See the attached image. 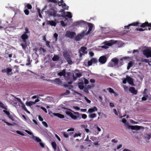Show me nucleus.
<instances>
[{"mask_svg":"<svg viewBox=\"0 0 151 151\" xmlns=\"http://www.w3.org/2000/svg\"><path fill=\"white\" fill-rule=\"evenodd\" d=\"M84 98L87 102L88 103H90L91 102V101L88 99L86 97H85Z\"/></svg>","mask_w":151,"mask_h":151,"instance_id":"nucleus-61","label":"nucleus"},{"mask_svg":"<svg viewBox=\"0 0 151 151\" xmlns=\"http://www.w3.org/2000/svg\"><path fill=\"white\" fill-rule=\"evenodd\" d=\"M87 50V48L84 46L81 47L80 49L79 50V52H82L83 53L86 54L87 52L86 50Z\"/></svg>","mask_w":151,"mask_h":151,"instance_id":"nucleus-19","label":"nucleus"},{"mask_svg":"<svg viewBox=\"0 0 151 151\" xmlns=\"http://www.w3.org/2000/svg\"><path fill=\"white\" fill-rule=\"evenodd\" d=\"M21 104V107L22 108V109H23L24 110H27V108L25 106V105L24 104L23 102H22V103Z\"/></svg>","mask_w":151,"mask_h":151,"instance_id":"nucleus-37","label":"nucleus"},{"mask_svg":"<svg viewBox=\"0 0 151 151\" xmlns=\"http://www.w3.org/2000/svg\"><path fill=\"white\" fill-rule=\"evenodd\" d=\"M25 8H27L28 9H31L32 8V6L31 4H27L25 6Z\"/></svg>","mask_w":151,"mask_h":151,"instance_id":"nucleus-31","label":"nucleus"},{"mask_svg":"<svg viewBox=\"0 0 151 151\" xmlns=\"http://www.w3.org/2000/svg\"><path fill=\"white\" fill-rule=\"evenodd\" d=\"M81 116V118L83 119H86L87 117V115L85 114H81L80 117Z\"/></svg>","mask_w":151,"mask_h":151,"instance_id":"nucleus-36","label":"nucleus"},{"mask_svg":"<svg viewBox=\"0 0 151 151\" xmlns=\"http://www.w3.org/2000/svg\"><path fill=\"white\" fill-rule=\"evenodd\" d=\"M51 145L54 150H55L56 148L57 145L55 142H51Z\"/></svg>","mask_w":151,"mask_h":151,"instance_id":"nucleus-30","label":"nucleus"},{"mask_svg":"<svg viewBox=\"0 0 151 151\" xmlns=\"http://www.w3.org/2000/svg\"><path fill=\"white\" fill-rule=\"evenodd\" d=\"M12 71V69L9 68H7L6 73L9 74Z\"/></svg>","mask_w":151,"mask_h":151,"instance_id":"nucleus-48","label":"nucleus"},{"mask_svg":"<svg viewBox=\"0 0 151 151\" xmlns=\"http://www.w3.org/2000/svg\"><path fill=\"white\" fill-rule=\"evenodd\" d=\"M16 133L17 134H20V135H21L22 136H24V134L22 133L20 131H19V130L17 131H16Z\"/></svg>","mask_w":151,"mask_h":151,"instance_id":"nucleus-53","label":"nucleus"},{"mask_svg":"<svg viewBox=\"0 0 151 151\" xmlns=\"http://www.w3.org/2000/svg\"><path fill=\"white\" fill-rule=\"evenodd\" d=\"M64 9H61L60 11V12H63V15H63V16H64V17H65V12H64Z\"/></svg>","mask_w":151,"mask_h":151,"instance_id":"nucleus-54","label":"nucleus"},{"mask_svg":"<svg viewBox=\"0 0 151 151\" xmlns=\"http://www.w3.org/2000/svg\"><path fill=\"white\" fill-rule=\"evenodd\" d=\"M50 42L47 41L46 42V46L49 48H50Z\"/></svg>","mask_w":151,"mask_h":151,"instance_id":"nucleus-62","label":"nucleus"},{"mask_svg":"<svg viewBox=\"0 0 151 151\" xmlns=\"http://www.w3.org/2000/svg\"><path fill=\"white\" fill-rule=\"evenodd\" d=\"M3 111L6 114L7 116L9 119L11 120L13 119V117L12 116V115H11L9 111H7L6 110H4Z\"/></svg>","mask_w":151,"mask_h":151,"instance_id":"nucleus-18","label":"nucleus"},{"mask_svg":"<svg viewBox=\"0 0 151 151\" xmlns=\"http://www.w3.org/2000/svg\"><path fill=\"white\" fill-rule=\"evenodd\" d=\"M72 111L71 110H67L66 111L65 113L66 114L70 116L71 115L72 113L70 111Z\"/></svg>","mask_w":151,"mask_h":151,"instance_id":"nucleus-35","label":"nucleus"},{"mask_svg":"<svg viewBox=\"0 0 151 151\" xmlns=\"http://www.w3.org/2000/svg\"><path fill=\"white\" fill-rule=\"evenodd\" d=\"M107 60V58L105 55H103L100 57L99 59V61L101 64H105Z\"/></svg>","mask_w":151,"mask_h":151,"instance_id":"nucleus-9","label":"nucleus"},{"mask_svg":"<svg viewBox=\"0 0 151 151\" xmlns=\"http://www.w3.org/2000/svg\"><path fill=\"white\" fill-rule=\"evenodd\" d=\"M23 42V43H22L21 44V45L22 46L23 49L24 50H25L27 46V45L26 42V41Z\"/></svg>","mask_w":151,"mask_h":151,"instance_id":"nucleus-24","label":"nucleus"},{"mask_svg":"<svg viewBox=\"0 0 151 151\" xmlns=\"http://www.w3.org/2000/svg\"><path fill=\"white\" fill-rule=\"evenodd\" d=\"M61 24L62 26L63 27H65L67 25L63 21H60Z\"/></svg>","mask_w":151,"mask_h":151,"instance_id":"nucleus-52","label":"nucleus"},{"mask_svg":"<svg viewBox=\"0 0 151 151\" xmlns=\"http://www.w3.org/2000/svg\"><path fill=\"white\" fill-rule=\"evenodd\" d=\"M42 124L46 127H48V125L47 123L44 121L42 122Z\"/></svg>","mask_w":151,"mask_h":151,"instance_id":"nucleus-56","label":"nucleus"},{"mask_svg":"<svg viewBox=\"0 0 151 151\" xmlns=\"http://www.w3.org/2000/svg\"><path fill=\"white\" fill-rule=\"evenodd\" d=\"M107 90H109V92L110 93H113L115 94H116V93H115V92L113 90L112 88H108L107 89Z\"/></svg>","mask_w":151,"mask_h":151,"instance_id":"nucleus-32","label":"nucleus"},{"mask_svg":"<svg viewBox=\"0 0 151 151\" xmlns=\"http://www.w3.org/2000/svg\"><path fill=\"white\" fill-rule=\"evenodd\" d=\"M148 97L147 95H145V96H143L142 98V100L143 101H146L147 99V98Z\"/></svg>","mask_w":151,"mask_h":151,"instance_id":"nucleus-55","label":"nucleus"},{"mask_svg":"<svg viewBox=\"0 0 151 151\" xmlns=\"http://www.w3.org/2000/svg\"><path fill=\"white\" fill-rule=\"evenodd\" d=\"M32 61V60H31L30 58L29 57H27V62L26 65L27 66H31V63Z\"/></svg>","mask_w":151,"mask_h":151,"instance_id":"nucleus-20","label":"nucleus"},{"mask_svg":"<svg viewBox=\"0 0 151 151\" xmlns=\"http://www.w3.org/2000/svg\"><path fill=\"white\" fill-rule=\"evenodd\" d=\"M58 19H54V21L51 20V21H48L47 22V24H49L51 25V26H54L55 27L56 25V23L55 22H56L57 23L59 22H58Z\"/></svg>","mask_w":151,"mask_h":151,"instance_id":"nucleus-10","label":"nucleus"},{"mask_svg":"<svg viewBox=\"0 0 151 151\" xmlns=\"http://www.w3.org/2000/svg\"><path fill=\"white\" fill-rule=\"evenodd\" d=\"M59 6H62V8L64 9H65V7H66V5L65 3H63V4H59Z\"/></svg>","mask_w":151,"mask_h":151,"instance_id":"nucleus-40","label":"nucleus"},{"mask_svg":"<svg viewBox=\"0 0 151 151\" xmlns=\"http://www.w3.org/2000/svg\"><path fill=\"white\" fill-rule=\"evenodd\" d=\"M74 120H80L81 119V117H80V116L74 115L73 113L70 116Z\"/></svg>","mask_w":151,"mask_h":151,"instance_id":"nucleus-17","label":"nucleus"},{"mask_svg":"<svg viewBox=\"0 0 151 151\" xmlns=\"http://www.w3.org/2000/svg\"><path fill=\"white\" fill-rule=\"evenodd\" d=\"M30 33V32L29 30V29L27 27L25 28V31L24 32V34H27V33Z\"/></svg>","mask_w":151,"mask_h":151,"instance_id":"nucleus-42","label":"nucleus"},{"mask_svg":"<svg viewBox=\"0 0 151 151\" xmlns=\"http://www.w3.org/2000/svg\"><path fill=\"white\" fill-rule=\"evenodd\" d=\"M139 23L138 25L136 26H140L141 27L143 28L146 27H150L151 26V23H149L148 22H146L144 23H141L139 22Z\"/></svg>","mask_w":151,"mask_h":151,"instance_id":"nucleus-11","label":"nucleus"},{"mask_svg":"<svg viewBox=\"0 0 151 151\" xmlns=\"http://www.w3.org/2000/svg\"><path fill=\"white\" fill-rule=\"evenodd\" d=\"M53 115L58 116V117L60 118H64V116L62 114H60V113H54Z\"/></svg>","mask_w":151,"mask_h":151,"instance_id":"nucleus-23","label":"nucleus"},{"mask_svg":"<svg viewBox=\"0 0 151 151\" xmlns=\"http://www.w3.org/2000/svg\"><path fill=\"white\" fill-rule=\"evenodd\" d=\"M93 63L92 60H91V59L90 60H88V66H90L92 65Z\"/></svg>","mask_w":151,"mask_h":151,"instance_id":"nucleus-45","label":"nucleus"},{"mask_svg":"<svg viewBox=\"0 0 151 151\" xmlns=\"http://www.w3.org/2000/svg\"><path fill=\"white\" fill-rule=\"evenodd\" d=\"M93 63L96 64L98 62V60L96 58H93L91 59Z\"/></svg>","mask_w":151,"mask_h":151,"instance_id":"nucleus-33","label":"nucleus"},{"mask_svg":"<svg viewBox=\"0 0 151 151\" xmlns=\"http://www.w3.org/2000/svg\"><path fill=\"white\" fill-rule=\"evenodd\" d=\"M81 134L80 133H75V134L73 135V137H77L78 136H81Z\"/></svg>","mask_w":151,"mask_h":151,"instance_id":"nucleus-49","label":"nucleus"},{"mask_svg":"<svg viewBox=\"0 0 151 151\" xmlns=\"http://www.w3.org/2000/svg\"><path fill=\"white\" fill-rule=\"evenodd\" d=\"M15 98L21 104L23 102L20 99L17 97H15Z\"/></svg>","mask_w":151,"mask_h":151,"instance_id":"nucleus-58","label":"nucleus"},{"mask_svg":"<svg viewBox=\"0 0 151 151\" xmlns=\"http://www.w3.org/2000/svg\"><path fill=\"white\" fill-rule=\"evenodd\" d=\"M139 24V22H133L131 24H129L125 26H124V28L125 29H129L130 26H136L138 25Z\"/></svg>","mask_w":151,"mask_h":151,"instance_id":"nucleus-13","label":"nucleus"},{"mask_svg":"<svg viewBox=\"0 0 151 151\" xmlns=\"http://www.w3.org/2000/svg\"><path fill=\"white\" fill-rule=\"evenodd\" d=\"M63 136L66 138H67L69 136L68 134H66L65 132H63Z\"/></svg>","mask_w":151,"mask_h":151,"instance_id":"nucleus-57","label":"nucleus"},{"mask_svg":"<svg viewBox=\"0 0 151 151\" xmlns=\"http://www.w3.org/2000/svg\"><path fill=\"white\" fill-rule=\"evenodd\" d=\"M72 111L73 113L74 114L76 115L77 116H80V115H81V114H79L78 112H74Z\"/></svg>","mask_w":151,"mask_h":151,"instance_id":"nucleus-60","label":"nucleus"},{"mask_svg":"<svg viewBox=\"0 0 151 151\" xmlns=\"http://www.w3.org/2000/svg\"><path fill=\"white\" fill-rule=\"evenodd\" d=\"M87 24L88 27V30L87 32L85 33L86 35H87L92 30L93 27V25L92 23L87 22Z\"/></svg>","mask_w":151,"mask_h":151,"instance_id":"nucleus-14","label":"nucleus"},{"mask_svg":"<svg viewBox=\"0 0 151 151\" xmlns=\"http://www.w3.org/2000/svg\"><path fill=\"white\" fill-rule=\"evenodd\" d=\"M54 37L55 39V41H56L58 39V34H57L56 33H55L54 34Z\"/></svg>","mask_w":151,"mask_h":151,"instance_id":"nucleus-47","label":"nucleus"},{"mask_svg":"<svg viewBox=\"0 0 151 151\" xmlns=\"http://www.w3.org/2000/svg\"><path fill=\"white\" fill-rule=\"evenodd\" d=\"M35 140L37 142H40L41 141V139L37 137H35Z\"/></svg>","mask_w":151,"mask_h":151,"instance_id":"nucleus-43","label":"nucleus"},{"mask_svg":"<svg viewBox=\"0 0 151 151\" xmlns=\"http://www.w3.org/2000/svg\"><path fill=\"white\" fill-rule=\"evenodd\" d=\"M49 14L54 17H63V15H60V14H57V11L53 9H51L49 11Z\"/></svg>","mask_w":151,"mask_h":151,"instance_id":"nucleus-3","label":"nucleus"},{"mask_svg":"<svg viewBox=\"0 0 151 151\" xmlns=\"http://www.w3.org/2000/svg\"><path fill=\"white\" fill-rule=\"evenodd\" d=\"M116 42V41L113 40L105 41L102 43V44H104V45L102 46L101 47L102 48L106 49L109 47V46H111Z\"/></svg>","mask_w":151,"mask_h":151,"instance_id":"nucleus-1","label":"nucleus"},{"mask_svg":"<svg viewBox=\"0 0 151 151\" xmlns=\"http://www.w3.org/2000/svg\"><path fill=\"white\" fill-rule=\"evenodd\" d=\"M93 109V108L89 109L88 110V112L89 113H91L94 112Z\"/></svg>","mask_w":151,"mask_h":151,"instance_id":"nucleus-46","label":"nucleus"},{"mask_svg":"<svg viewBox=\"0 0 151 151\" xmlns=\"http://www.w3.org/2000/svg\"><path fill=\"white\" fill-rule=\"evenodd\" d=\"M128 129L130 128L132 130H138L139 129L141 128V127L137 125H128Z\"/></svg>","mask_w":151,"mask_h":151,"instance_id":"nucleus-12","label":"nucleus"},{"mask_svg":"<svg viewBox=\"0 0 151 151\" xmlns=\"http://www.w3.org/2000/svg\"><path fill=\"white\" fill-rule=\"evenodd\" d=\"M2 121H4L5 123H6L7 125L9 126H11L12 125V124L11 123H10L9 122H8L5 121V120L2 119Z\"/></svg>","mask_w":151,"mask_h":151,"instance_id":"nucleus-51","label":"nucleus"},{"mask_svg":"<svg viewBox=\"0 0 151 151\" xmlns=\"http://www.w3.org/2000/svg\"><path fill=\"white\" fill-rule=\"evenodd\" d=\"M129 91L133 94L136 95L137 93V91L136 90L135 88L133 87H131L129 88Z\"/></svg>","mask_w":151,"mask_h":151,"instance_id":"nucleus-16","label":"nucleus"},{"mask_svg":"<svg viewBox=\"0 0 151 151\" xmlns=\"http://www.w3.org/2000/svg\"><path fill=\"white\" fill-rule=\"evenodd\" d=\"M111 61L114 63L115 65H117L119 62L118 59L116 58H114L112 59Z\"/></svg>","mask_w":151,"mask_h":151,"instance_id":"nucleus-25","label":"nucleus"},{"mask_svg":"<svg viewBox=\"0 0 151 151\" xmlns=\"http://www.w3.org/2000/svg\"><path fill=\"white\" fill-rule=\"evenodd\" d=\"M146 136V138L148 140H149L150 139L151 136L150 134H147Z\"/></svg>","mask_w":151,"mask_h":151,"instance_id":"nucleus-64","label":"nucleus"},{"mask_svg":"<svg viewBox=\"0 0 151 151\" xmlns=\"http://www.w3.org/2000/svg\"><path fill=\"white\" fill-rule=\"evenodd\" d=\"M26 104L27 106H30L34 104V102L32 101H29V102H27L26 103Z\"/></svg>","mask_w":151,"mask_h":151,"instance_id":"nucleus-29","label":"nucleus"},{"mask_svg":"<svg viewBox=\"0 0 151 151\" xmlns=\"http://www.w3.org/2000/svg\"><path fill=\"white\" fill-rule=\"evenodd\" d=\"M81 83H78L79 85L78 86L79 88L81 90H82L84 88V86L82 84H80Z\"/></svg>","mask_w":151,"mask_h":151,"instance_id":"nucleus-41","label":"nucleus"},{"mask_svg":"<svg viewBox=\"0 0 151 151\" xmlns=\"http://www.w3.org/2000/svg\"><path fill=\"white\" fill-rule=\"evenodd\" d=\"M63 55L65 60L69 65H72L73 62L71 60L70 56L67 51H64L63 52Z\"/></svg>","mask_w":151,"mask_h":151,"instance_id":"nucleus-2","label":"nucleus"},{"mask_svg":"<svg viewBox=\"0 0 151 151\" xmlns=\"http://www.w3.org/2000/svg\"><path fill=\"white\" fill-rule=\"evenodd\" d=\"M21 38L23 40V42L26 41V40L27 39L28 37L27 34H23L21 36Z\"/></svg>","mask_w":151,"mask_h":151,"instance_id":"nucleus-22","label":"nucleus"},{"mask_svg":"<svg viewBox=\"0 0 151 151\" xmlns=\"http://www.w3.org/2000/svg\"><path fill=\"white\" fill-rule=\"evenodd\" d=\"M64 86L66 87H68V88L69 89H71V88H72L73 86H69L67 84H65L64 85Z\"/></svg>","mask_w":151,"mask_h":151,"instance_id":"nucleus-59","label":"nucleus"},{"mask_svg":"<svg viewBox=\"0 0 151 151\" xmlns=\"http://www.w3.org/2000/svg\"><path fill=\"white\" fill-rule=\"evenodd\" d=\"M0 107L2 109L6 110L7 109L4 106V104L0 102Z\"/></svg>","mask_w":151,"mask_h":151,"instance_id":"nucleus-39","label":"nucleus"},{"mask_svg":"<svg viewBox=\"0 0 151 151\" xmlns=\"http://www.w3.org/2000/svg\"><path fill=\"white\" fill-rule=\"evenodd\" d=\"M75 75L77 78H79L82 76V74L81 73H76Z\"/></svg>","mask_w":151,"mask_h":151,"instance_id":"nucleus-44","label":"nucleus"},{"mask_svg":"<svg viewBox=\"0 0 151 151\" xmlns=\"http://www.w3.org/2000/svg\"><path fill=\"white\" fill-rule=\"evenodd\" d=\"M127 81L128 83L130 85H132L133 84V79L131 78L130 76H127Z\"/></svg>","mask_w":151,"mask_h":151,"instance_id":"nucleus-21","label":"nucleus"},{"mask_svg":"<svg viewBox=\"0 0 151 151\" xmlns=\"http://www.w3.org/2000/svg\"><path fill=\"white\" fill-rule=\"evenodd\" d=\"M48 81L58 85H62L63 82L59 78H56L55 80H51L48 79Z\"/></svg>","mask_w":151,"mask_h":151,"instance_id":"nucleus-4","label":"nucleus"},{"mask_svg":"<svg viewBox=\"0 0 151 151\" xmlns=\"http://www.w3.org/2000/svg\"><path fill=\"white\" fill-rule=\"evenodd\" d=\"M24 12L26 15H28L29 14V11L27 9H25L24 10Z\"/></svg>","mask_w":151,"mask_h":151,"instance_id":"nucleus-50","label":"nucleus"},{"mask_svg":"<svg viewBox=\"0 0 151 151\" xmlns=\"http://www.w3.org/2000/svg\"><path fill=\"white\" fill-rule=\"evenodd\" d=\"M59 59V57L57 55H55L52 59L53 61H56Z\"/></svg>","mask_w":151,"mask_h":151,"instance_id":"nucleus-26","label":"nucleus"},{"mask_svg":"<svg viewBox=\"0 0 151 151\" xmlns=\"http://www.w3.org/2000/svg\"><path fill=\"white\" fill-rule=\"evenodd\" d=\"M143 53L147 58L151 57V50L149 49H145L143 51Z\"/></svg>","mask_w":151,"mask_h":151,"instance_id":"nucleus-8","label":"nucleus"},{"mask_svg":"<svg viewBox=\"0 0 151 151\" xmlns=\"http://www.w3.org/2000/svg\"><path fill=\"white\" fill-rule=\"evenodd\" d=\"M66 13L67 14L66 15H65V17H68L70 18H72V14L70 12H67Z\"/></svg>","mask_w":151,"mask_h":151,"instance_id":"nucleus-28","label":"nucleus"},{"mask_svg":"<svg viewBox=\"0 0 151 151\" xmlns=\"http://www.w3.org/2000/svg\"><path fill=\"white\" fill-rule=\"evenodd\" d=\"M147 29H144L142 28H137L136 29V30L137 31H143L145 30H147Z\"/></svg>","mask_w":151,"mask_h":151,"instance_id":"nucleus-38","label":"nucleus"},{"mask_svg":"<svg viewBox=\"0 0 151 151\" xmlns=\"http://www.w3.org/2000/svg\"><path fill=\"white\" fill-rule=\"evenodd\" d=\"M85 31H83L81 33L78 34L75 37V40L77 41H78L82 39L85 35H86L85 34Z\"/></svg>","mask_w":151,"mask_h":151,"instance_id":"nucleus-5","label":"nucleus"},{"mask_svg":"<svg viewBox=\"0 0 151 151\" xmlns=\"http://www.w3.org/2000/svg\"><path fill=\"white\" fill-rule=\"evenodd\" d=\"M127 77L126 78H124V79L122 81V83H123L125 84L127 83Z\"/></svg>","mask_w":151,"mask_h":151,"instance_id":"nucleus-63","label":"nucleus"},{"mask_svg":"<svg viewBox=\"0 0 151 151\" xmlns=\"http://www.w3.org/2000/svg\"><path fill=\"white\" fill-rule=\"evenodd\" d=\"M133 63L132 61H130L128 64V65L127 67V69L129 70L130 68L132 66Z\"/></svg>","mask_w":151,"mask_h":151,"instance_id":"nucleus-27","label":"nucleus"},{"mask_svg":"<svg viewBox=\"0 0 151 151\" xmlns=\"http://www.w3.org/2000/svg\"><path fill=\"white\" fill-rule=\"evenodd\" d=\"M87 22L83 21V20L79 21L76 22H74L73 24V26H77L78 25L82 26L86 25H87Z\"/></svg>","mask_w":151,"mask_h":151,"instance_id":"nucleus-6","label":"nucleus"},{"mask_svg":"<svg viewBox=\"0 0 151 151\" xmlns=\"http://www.w3.org/2000/svg\"><path fill=\"white\" fill-rule=\"evenodd\" d=\"M96 115L95 113H93V114H90L89 115V117L90 118H95L96 117Z\"/></svg>","mask_w":151,"mask_h":151,"instance_id":"nucleus-34","label":"nucleus"},{"mask_svg":"<svg viewBox=\"0 0 151 151\" xmlns=\"http://www.w3.org/2000/svg\"><path fill=\"white\" fill-rule=\"evenodd\" d=\"M76 35L75 32L70 31H67L65 34L66 36L71 39L73 38Z\"/></svg>","mask_w":151,"mask_h":151,"instance_id":"nucleus-7","label":"nucleus"},{"mask_svg":"<svg viewBox=\"0 0 151 151\" xmlns=\"http://www.w3.org/2000/svg\"><path fill=\"white\" fill-rule=\"evenodd\" d=\"M66 70L64 69L62 71L58 72L57 74L59 76H63L65 77L66 76Z\"/></svg>","mask_w":151,"mask_h":151,"instance_id":"nucleus-15","label":"nucleus"}]
</instances>
